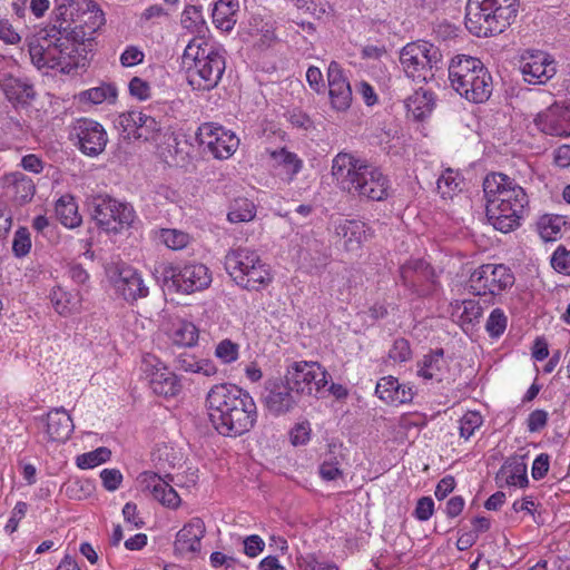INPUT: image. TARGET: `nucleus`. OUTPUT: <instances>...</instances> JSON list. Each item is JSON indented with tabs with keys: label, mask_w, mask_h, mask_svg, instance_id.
I'll list each match as a JSON object with an SVG mask.
<instances>
[{
	"label": "nucleus",
	"mask_w": 570,
	"mask_h": 570,
	"mask_svg": "<svg viewBox=\"0 0 570 570\" xmlns=\"http://www.w3.org/2000/svg\"><path fill=\"white\" fill-rule=\"evenodd\" d=\"M206 402L213 426L224 436L243 435L257 422L258 413L254 399L237 385H214L207 393Z\"/></svg>",
	"instance_id": "f257e3e1"
},
{
	"label": "nucleus",
	"mask_w": 570,
	"mask_h": 570,
	"mask_svg": "<svg viewBox=\"0 0 570 570\" xmlns=\"http://www.w3.org/2000/svg\"><path fill=\"white\" fill-rule=\"evenodd\" d=\"M332 176L338 188L353 197L384 202L390 197L391 181L379 166L348 153L332 160Z\"/></svg>",
	"instance_id": "f03ea898"
},
{
	"label": "nucleus",
	"mask_w": 570,
	"mask_h": 570,
	"mask_svg": "<svg viewBox=\"0 0 570 570\" xmlns=\"http://www.w3.org/2000/svg\"><path fill=\"white\" fill-rule=\"evenodd\" d=\"M483 191L488 220L497 230L509 233L520 226L529 198L514 179L491 173L483 180Z\"/></svg>",
	"instance_id": "7ed1b4c3"
},
{
	"label": "nucleus",
	"mask_w": 570,
	"mask_h": 570,
	"mask_svg": "<svg viewBox=\"0 0 570 570\" xmlns=\"http://www.w3.org/2000/svg\"><path fill=\"white\" fill-rule=\"evenodd\" d=\"M181 59L193 90L210 91L216 88L226 69L225 50L204 37L193 38Z\"/></svg>",
	"instance_id": "20e7f679"
},
{
	"label": "nucleus",
	"mask_w": 570,
	"mask_h": 570,
	"mask_svg": "<svg viewBox=\"0 0 570 570\" xmlns=\"http://www.w3.org/2000/svg\"><path fill=\"white\" fill-rule=\"evenodd\" d=\"M451 87L465 100L483 104L493 91V80L483 62L472 56L458 55L449 65Z\"/></svg>",
	"instance_id": "39448f33"
},
{
	"label": "nucleus",
	"mask_w": 570,
	"mask_h": 570,
	"mask_svg": "<svg viewBox=\"0 0 570 570\" xmlns=\"http://www.w3.org/2000/svg\"><path fill=\"white\" fill-rule=\"evenodd\" d=\"M519 0H468L465 27L476 37L503 32L515 19Z\"/></svg>",
	"instance_id": "423d86ee"
},
{
	"label": "nucleus",
	"mask_w": 570,
	"mask_h": 570,
	"mask_svg": "<svg viewBox=\"0 0 570 570\" xmlns=\"http://www.w3.org/2000/svg\"><path fill=\"white\" fill-rule=\"evenodd\" d=\"M224 266L233 281L247 291H261L272 282L268 265L256 250L247 247L230 248L225 255Z\"/></svg>",
	"instance_id": "0eeeda50"
},
{
	"label": "nucleus",
	"mask_w": 570,
	"mask_h": 570,
	"mask_svg": "<svg viewBox=\"0 0 570 570\" xmlns=\"http://www.w3.org/2000/svg\"><path fill=\"white\" fill-rule=\"evenodd\" d=\"M153 276L164 289L183 294L203 291L212 283L209 268L196 262L181 266L159 262L154 265Z\"/></svg>",
	"instance_id": "6e6552de"
},
{
	"label": "nucleus",
	"mask_w": 570,
	"mask_h": 570,
	"mask_svg": "<svg viewBox=\"0 0 570 570\" xmlns=\"http://www.w3.org/2000/svg\"><path fill=\"white\" fill-rule=\"evenodd\" d=\"M401 65L409 78L415 82H428L434 78V69H440L442 53L428 41H415L404 46L400 52Z\"/></svg>",
	"instance_id": "1a4fd4ad"
},
{
	"label": "nucleus",
	"mask_w": 570,
	"mask_h": 570,
	"mask_svg": "<svg viewBox=\"0 0 570 570\" xmlns=\"http://www.w3.org/2000/svg\"><path fill=\"white\" fill-rule=\"evenodd\" d=\"M89 207L97 226L108 233H119L129 227L135 219L131 205L121 203L107 194L92 196Z\"/></svg>",
	"instance_id": "9d476101"
},
{
	"label": "nucleus",
	"mask_w": 570,
	"mask_h": 570,
	"mask_svg": "<svg viewBox=\"0 0 570 570\" xmlns=\"http://www.w3.org/2000/svg\"><path fill=\"white\" fill-rule=\"evenodd\" d=\"M73 145L86 156L100 155L108 142V135L104 126L90 118L76 119L69 131Z\"/></svg>",
	"instance_id": "9b49d317"
},
{
	"label": "nucleus",
	"mask_w": 570,
	"mask_h": 570,
	"mask_svg": "<svg viewBox=\"0 0 570 570\" xmlns=\"http://www.w3.org/2000/svg\"><path fill=\"white\" fill-rule=\"evenodd\" d=\"M513 283V274L502 264H484L476 268L469 279L471 292L478 296L500 294Z\"/></svg>",
	"instance_id": "f8f14e48"
},
{
	"label": "nucleus",
	"mask_w": 570,
	"mask_h": 570,
	"mask_svg": "<svg viewBox=\"0 0 570 570\" xmlns=\"http://www.w3.org/2000/svg\"><path fill=\"white\" fill-rule=\"evenodd\" d=\"M198 145L204 153H209L217 159L229 158L239 145L238 137L214 122H205L196 132Z\"/></svg>",
	"instance_id": "ddd939ff"
},
{
	"label": "nucleus",
	"mask_w": 570,
	"mask_h": 570,
	"mask_svg": "<svg viewBox=\"0 0 570 570\" xmlns=\"http://www.w3.org/2000/svg\"><path fill=\"white\" fill-rule=\"evenodd\" d=\"M327 373L317 363L295 362L287 368L285 380L295 394L311 395L320 392L327 384Z\"/></svg>",
	"instance_id": "4468645a"
},
{
	"label": "nucleus",
	"mask_w": 570,
	"mask_h": 570,
	"mask_svg": "<svg viewBox=\"0 0 570 570\" xmlns=\"http://www.w3.org/2000/svg\"><path fill=\"white\" fill-rule=\"evenodd\" d=\"M61 26H52L45 30V35L29 43V53L35 66L40 68H58L61 65V50L58 49L62 45L59 43V35Z\"/></svg>",
	"instance_id": "2eb2a0df"
},
{
	"label": "nucleus",
	"mask_w": 570,
	"mask_h": 570,
	"mask_svg": "<svg viewBox=\"0 0 570 570\" xmlns=\"http://www.w3.org/2000/svg\"><path fill=\"white\" fill-rule=\"evenodd\" d=\"M141 368L148 376L153 392L165 397L176 396L181 384L177 375L165 366L156 356L146 355Z\"/></svg>",
	"instance_id": "dca6fc26"
},
{
	"label": "nucleus",
	"mask_w": 570,
	"mask_h": 570,
	"mask_svg": "<svg viewBox=\"0 0 570 570\" xmlns=\"http://www.w3.org/2000/svg\"><path fill=\"white\" fill-rule=\"evenodd\" d=\"M520 71L530 85H543L557 72L554 59L543 51H527L520 60Z\"/></svg>",
	"instance_id": "f3484780"
},
{
	"label": "nucleus",
	"mask_w": 570,
	"mask_h": 570,
	"mask_svg": "<svg viewBox=\"0 0 570 570\" xmlns=\"http://www.w3.org/2000/svg\"><path fill=\"white\" fill-rule=\"evenodd\" d=\"M138 482L144 491H149L154 499L160 502L163 505L176 509L180 504V497L173 487V483L178 485L174 481V476L165 474L164 476L151 471H145L139 474Z\"/></svg>",
	"instance_id": "a211bd4d"
},
{
	"label": "nucleus",
	"mask_w": 570,
	"mask_h": 570,
	"mask_svg": "<svg viewBox=\"0 0 570 570\" xmlns=\"http://www.w3.org/2000/svg\"><path fill=\"white\" fill-rule=\"evenodd\" d=\"M263 402L271 414L279 416L293 411L298 399L286 380H273L266 383Z\"/></svg>",
	"instance_id": "6ab92c4d"
},
{
	"label": "nucleus",
	"mask_w": 570,
	"mask_h": 570,
	"mask_svg": "<svg viewBox=\"0 0 570 570\" xmlns=\"http://www.w3.org/2000/svg\"><path fill=\"white\" fill-rule=\"evenodd\" d=\"M327 85L332 108L337 111H346L353 100L352 88L344 70L336 61L328 65Z\"/></svg>",
	"instance_id": "aec40b11"
},
{
	"label": "nucleus",
	"mask_w": 570,
	"mask_h": 570,
	"mask_svg": "<svg viewBox=\"0 0 570 570\" xmlns=\"http://www.w3.org/2000/svg\"><path fill=\"white\" fill-rule=\"evenodd\" d=\"M114 285L117 293L127 302H135L148 295V287L144 284L141 275L127 265L117 267V277Z\"/></svg>",
	"instance_id": "412c9836"
},
{
	"label": "nucleus",
	"mask_w": 570,
	"mask_h": 570,
	"mask_svg": "<svg viewBox=\"0 0 570 570\" xmlns=\"http://www.w3.org/2000/svg\"><path fill=\"white\" fill-rule=\"evenodd\" d=\"M41 421L47 439L51 442H66L75 429L72 419L62 406L49 411Z\"/></svg>",
	"instance_id": "4be33fe9"
},
{
	"label": "nucleus",
	"mask_w": 570,
	"mask_h": 570,
	"mask_svg": "<svg viewBox=\"0 0 570 570\" xmlns=\"http://www.w3.org/2000/svg\"><path fill=\"white\" fill-rule=\"evenodd\" d=\"M105 24L104 12L94 3V8H87L78 22L69 27L68 35L79 42H90L95 33Z\"/></svg>",
	"instance_id": "5701e85b"
},
{
	"label": "nucleus",
	"mask_w": 570,
	"mask_h": 570,
	"mask_svg": "<svg viewBox=\"0 0 570 570\" xmlns=\"http://www.w3.org/2000/svg\"><path fill=\"white\" fill-rule=\"evenodd\" d=\"M205 535V524L202 519L194 518L176 534L175 551L178 554L195 553L200 550V541Z\"/></svg>",
	"instance_id": "b1692460"
},
{
	"label": "nucleus",
	"mask_w": 570,
	"mask_h": 570,
	"mask_svg": "<svg viewBox=\"0 0 570 570\" xmlns=\"http://www.w3.org/2000/svg\"><path fill=\"white\" fill-rule=\"evenodd\" d=\"M375 393L382 401L391 405L409 403L414 395L412 386L401 384L397 379L393 376L380 379L375 387Z\"/></svg>",
	"instance_id": "393cba45"
},
{
	"label": "nucleus",
	"mask_w": 570,
	"mask_h": 570,
	"mask_svg": "<svg viewBox=\"0 0 570 570\" xmlns=\"http://www.w3.org/2000/svg\"><path fill=\"white\" fill-rule=\"evenodd\" d=\"M0 88L9 101L27 105L35 98L33 86L27 80L12 76L9 72H0Z\"/></svg>",
	"instance_id": "a878e982"
},
{
	"label": "nucleus",
	"mask_w": 570,
	"mask_h": 570,
	"mask_svg": "<svg viewBox=\"0 0 570 570\" xmlns=\"http://www.w3.org/2000/svg\"><path fill=\"white\" fill-rule=\"evenodd\" d=\"M417 374L425 380L443 382L450 379L449 362L443 348H436L424 355L419 363Z\"/></svg>",
	"instance_id": "bb28decb"
},
{
	"label": "nucleus",
	"mask_w": 570,
	"mask_h": 570,
	"mask_svg": "<svg viewBox=\"0 0 570 570\" xmlns=\"http://www.w3.org/2000/svg\"><path fill=\"white\" fill-rule=\"evenodd\" d=\"M55 16L60 21L61 28L66 26L72 27L75 22H78L80 16L87 10V8H94L91 0H55Z\"/></svg>",
	"instance_id": "cd10ccee"
},
{
	"label": "nucleus",
	"mask_w": 570,
	"mask_h": 570,
	"mask_svg": "<svg viewBox=\"0 0 570 570\" xmlns=\"http://www.w3.org/2000/svg\"><path fill=\"white\" fill-rule=\"evenodd\" d=\"M167 336L178 347H193L198 342L199 332L194 323L176 318L167 330Z\"/></svg>",
	"instance_id": "c85d7f7f"
},
{
	"label": "nucleus",
	"mask_w": 570,
	"mask_h": 570,
	"mask_svg": "<svg viewBox=\"0 0 570 570\" xmlns=\"http://www.w3.org/2000/svg\"><path fill=\"white\" fill-rule=\"evenodd\" d=\"M495 479L500 485L505 483L508 485L523 488L529 483L527 464L521 459L517 458L508 460L500 468Z\"/></svg>",
	"instance_id": "c756f323"
},
{
	"label": "nucleus",
	"mask_w": 570,
	"mask_h": 570,
	"mask_svg": "<svg viewBox=\"0 0 570 570\" xmlns=\"http://www.w3.org/2000/svg\"><path fill=\"white\" fill-rule=\"evenodd\" d=\"M7 193L19 203L24 204L35 195V185L32 180L20 171L11 173L4 177Z\"/></svg>",
	"instance_id": "7c9ffc66"
},
{
	"label": "nucleus",
	"mask_w": 570,
	"mask_h": 570,
	"mask_svg": "<svg viewBox=\"0 0 570 570\" xmlns=\"http://www.w3.org/2000/svg\"><path fill=\"white\" fill-rule=\"evenodd\" d=\"M175 367L179 371L189 373H202L205 376L217 374L218 370L215 363L207 358H197L188 352H181L175 357Z\"/></svg>",
	"instance_id": "2f4dec72"
},
{
	"label": "nucleus",
	"mask_w": 570,
	"mask_h": 570,
	"mask_svg": "<svg viewBox=\"0 0 570 570\" xmlns=\"http://www.w3.org/2000/svg\"><path fill=\"white\" fill-rule=\"evenodd\" d=\"M336 235L344 240L347 250L357 249L365 237V224L360 220H341L336 225Z\"/></svg>",
	"instance_id": "473e14b6"
},
{
	"label": "nucleus",
	"mask_w": 570,
	"mask_h": 570,
	"mask_svg": "<svg viewBox=\"0 0 570 570\" xmlns=\"http://www.w3.org/2000/svg\"><path fill=\"white\" fill-rule=\"evenodd\" d=\"M238 0H218L213 9V22L222 31H230L236 23Z\"/></svg>",
	"instance_id": "72a5a7b5"
},
{
	"label": "nucleus",
	"mask_w": 570,
	"mask_h": 570,
	"mask_svg": "<svg viewBox=\"0 0 570 570\" xmlns=\"http://www.w3.org/2000/svg\"><path fill=\"white\" fill-rule=\"evenodd\" d=\"M407 114L414 119L420 120L426 117L434 107V98L432 92L426 90H416L404 101Z\"/></svg>",
	"instance_id": "f704fd0d"
},
{
	"label": "nucleus",
	"mask_w": 570,
	"mask_h": 570,
	"mask_svg": "<svg viewBox=\"0 0 570 570\" xmlns=\"http://www.w3.org/2000/svg\"><path fill=\"white\" fill-rule=\"evenodd\" d=\"M534 124L540 131L550 136H563L568 134L558 108H549L538 114Z\"/></svg>",
	"instance_id": "c9c22d12"
},
{
	"label": "nucleus",
	"mask_w": 570,
	"mask_h": 570,
	"mask_svg": "<svg viewBox=\"0 0 570 570\" xmlns=\"http://www.w3.org/2000/svg\"><path fill=\"white\" fill-rule=\"evenodd\" d=\"M118 89L114 83L101 82L97 87L79 92L78 99L82 104L99 105L102 102L115 104Z\"/></svg>",
	"instance_id": "e433bc0d"
},
{
	"label": "nucleus",
	"mask_w": 570,
	"mask_h": 570,
	"mask_svg": "<svg viewBox=\"0 0 570 570\" xmlns=\"http://www.w3.org/2000/svg\"><path fill=\"white\" fill-rule=\"evenodd\" d=\"M55 212L60 223L68 228H75L81 224L78 206L70 195H63L57 200Z\"/></svg>",
	"instance_id": "4c0bfd02"
},
{
	"label": "nucleus",
	"mask_w": 570,
	"mask_h": 570,
	"mask_svg": "<svg viewBox=\"0 0 570 570\" xmlns=\"http://www.w3.org/2000/svg\"><path fill=\"white\" fill-rule=\"evenodd\" d=\"M51 303L57 313L62 316L76 313L80 308V298L78 294H71L58 287L51 292Z\"/></svg>",
	"instance_id": "58836bf2"
},
{
	"label": "nucleus",
	"mask_w": 570,
	"mask_h": 570,
	"mask_svg": "<svg viewBox=\"0 0 570 570\" xmlns=\"http://www.w3.org/2000/svg\"><path fill=\"white\" fill-rule=\"evenodd\" d=\"M69 30V27L62 28L61 33L59 35V43L62 45L59 48L61 50V65L59 67L62 71H70L71 69L80 66L78 61L71 60L70 52H78V46H86V42L73 40L72 37L68 35Z\"/></svg>",
	"instance_id": "ea45409f"
},
{
	"label": "nucleus",
	"mask_w": 570,
	"mask_h": 570,
	"mask_svg": "<svg viewBox=\"0 0 570 570\" xmlns=\"http://www.w3.org/2000/svg\"><path fill=\"white\" fill-rule=\"evenodd\" d=\"M271 158L277 166L283 168L289 180L294 179L303 167V160L295 153L286 148L271 151Z\"/></svg>",
	"instance_id": "a19ab883"
},
{
	"label": "nucleus",
	"mask_w": 570,
	"mask_h": 570,
	"mask_svg": "<svg viewBox=\"0 0 570 570\" xmlns=\"http://www.w3.org/2000/svg\"><path fill=\"white\" fill-rule=\"evenodd\" d=\"M429 264L422 259L410 261L400 268V275L405 286L415 287L428 277Z\"/></svg>",
	"instance_id": "79ce46f5"
},
{
	"label": "nucleus",
	"mask_w": 570,
	"mask_h": 570,
	"mask_svg": "<svg viewBox=\"0 0 570 570\" xmlns=\"http://www.w3.org/2000/svg\"><path fill=\"white\" fill-rule=\"evenodd\" d=\"M328 453L325 455L323 463L320 465V474L326 481H332L341 476V446L336 444L328 445Z\"/></svg>",
	"instance_id": "37998d69"
},
{
	"label": "nucleus",
	"mask_w": 570,
	"mask_h": 570,
	"mask_svg": "<svg viewBox=\"0 0 570 570\" xmlns=\"http://www.w3.org/2000/svg\"><path fill=\"white\" fill-rule=\"evenodd\" d=\"M256 215L253 202L247 198H237L230 205L227 218L230 223L250 222Z\"/></svg>",
	"instance_id": "c03bdc74"
},
{
	"label": "nucleus",
	"mask_w": 570,
	"mask_h": 570,
	"mask_svg": "<svg viewBox=\"0 0 570 570\" xmlns=\"http://www.w3.org/2000/svg\"><path fill=\"white\" fill-rule=\"evenodd\" d=\"M111 451L105 446H100L94 451L77 456L76 463L80 469L96 468L110 459Z\"/></svg>",
	"instance_id": "a18cd8bd"
},
{
	"label": "nucleus",
	"mask_w": 570,
	"mask_h": 570,
	"mask_svg": "<svg viewBox=\"0 0 570 570\" xmlns=\"http://www.w3.org/2000/svg\"><path fill=\"white\" fill-rule=\"evenodd\" d=\"M159 239L168 248L179 250L189 244L190 237L187 233L179 229L163 228L159 234Z\"/></svg>",
	"instance_id": "49530a36"
},
{
	"label": "nucleus",
	"mask_w": 570,
	"mask_h": 570,
	"mask_svg": "<svg viewBox=\"0 0 570 570\" xmlns=\"http://www.w3.org/2000/svg\"><path fill=\"white\" fill-rule=\"evenodd\" d=\"M566 225L563 217L546 215L539 222L540 235L546 240H553Z\"/></svg>",
	"instance_id": "de8ad7c7"
},
{
	"label": "nucleus",
	"mask_w": 570,
	"mask_h": 570,
	"mask_svg": "<svg viewBox=\"0 0 570 570\" xmlns=\"http://www.w3.org/2000/svg\"><path fill=\"white\" fill-rule=\"evenodd\" d=\"M141 119V110H129L118 116L115 121L116 128L125 139H135V119Z\"/></svg>",
	"instance_id": "09e8293b"
},
{
	"label": "nucleus",
	"mask_w": 570,
	"mask_h": 570,
	"mask_svg": "<svg viewBox=\"0 0 570 570\" xmlns=\"http://www.w3.org/2000/svg\"><path fill=\"white\" fill-rule=\"evenodd\" d=\"M460 179L458 173L452 169H445L439 177L438 190L443 198L451 197L455 190L460 189Z\"/></svg>",
	"instance_id": "8fccbe9b"
},
{
	"label": "nucleus",
	"mask_w": 570,
	"mask_h": 570,
	"mask_svg": "<svg viewBox=\"0 0 570 570\" xmlns=\"http://www.w3.org/2000/svg\"><path fill=\"white\" fill-rule=\"evenodd\" d=\"M215 356L223 364L234 363L239 356V345L229 338H225L216 345Z\"/></svg>",
	"instance_id": "3c124183"
},
{
	"label": "nucleus",
	"mask_w": 570,
	"mask_h": 570,
	"mask_svg": "<svg viewBox=\"0 0 570 570\" xmlns=\"http://www.w3.org/2000/svg\"><path fill=\"white\" fill-rule=\"evenodd\" d=\"M508 318L501 308H494L487 321L485 330L491 337H499L507 328Z\"/></svg>",
	"instance_id": "603ef678"
},
{
	"label": "nucleus",
	"mask_w": 570,
	"mask_h": 570,
	"mask_svg": "<svg viewBox=\"0 0 570 570\" xmlns=\"http://www.w3.org/2000/svg\"><path fill=\"white\" fill-rule=\"evenodd\" d=\"M181 23L184 28L200 32L205 28V20L200 8L188 6L183 12Z\"/></svg>",
	"instance_id": "864d4df0"
},
{
	"label": "nucleus",
	"mask_w": 570,
	"mask_h": 570,
	"mask_svg": "<svg viewBox=\"0 0 570 570\" xmlns=\"http://www.w3.org/2000/svg\"><path fill=\"white\" fill-rule=\"evenodd\" d=\"M31 249V238L28 228L20 227L16 230L13 242H12V252L16 257H24L29 254Z\"/></svg>",
	"instance_id": "5fc2aeb1"
},
{
	"label": "nucleus",
	"mask_w": 570,
	"mask_h": 570,
	"mask_svg": "<svg viewBox=\"0 0 570 570\" xmlns=\"http://www.w3.org/2000/svg\"><path fill=\"white\" fill-rule=\"evenodd\" d=\"M297 562L302 570H338L334 562L321 560L314 553L298 558Z\"/></svg>",
	"instance_id": "6e6d98bb"
},
{
	"label": "nucleus",
	"mask_w": 570,
	"mask_h": 570,
	"mask_svg": "<svg viewBox=\"0 0 570 570\" xmlns=\"http://www.w3.org/2000/svg\"><path fill=\"white\" fill-rule=\"evenodd\" d=\"M482 422V416L479 413L468 412L460 420V436L465 440L470 439L474 431L481 426Z\"/></svg>",
	"instance_id": "4d7b16f0"
},
{
	"label": "nucleus",
	"mask_w": 570,
	"mask_h": 570,
	"mask_svg": "<svg viewBox=\"0 0 570 570\" xmlns=\"http://www.w3.org/2000/svg\"><path fill=\"white\" fill-rule=\"evenodd\" d=\"M552 267L566 275H570V250L558 247L551 257Z\"/></svg>",
	"instance_id": "13d9d810"
},
{
	"label": "nucleus",
	"mask_w": 570,
	"mask_h": 570,
	"mask_svg": "<svg viewBox=\"0 0 570 570\" xmlns=\"http://www.w3.org/2000/svg\"><path fill=\"white\" fill-rule=\"evenodd\" d=\"M390 358L394 362H405L411 357L410 344L404 338H399L394 342L392 348L389 352Z\"/></svg>",
	"instance_id": "bf43d9fd"
},
{
	"label": "nucleus",
	"mask_w": 570,
	"mask_h": 570,
	"mask_svg": "<svg viewBox=\"0 0 570 570\" xmlns=\"http://www.w3.org/2000/svg\"><path fill=\"white\" fill-rule=\"evenodd\" d=\"M102 485L107 491H115L122 481V474L117 469H104L100 472Z\"/></svg>",
	"instance_id": "052dcab7"
},
{
	"label": "nucleus",
	"mask_w": 570,
	"mask_h": 570,
	"mask_svg": "<svg viewBox=\"0 0 570 570\" xmlns=\"http://www.w3.org/2000/svg\"><path fill=\"white\" fill-rule=\"evenodd\" d=\"M548 417L549 414L544 410L532 411L527 420L528 431L531 433L541 431L542 429L546 428L548 423Z\"/></svg>",
	"instance_id": "680f3d73"
},
{
	"label": "nucleus",
	"mask_w": 570,
	"mask_h": 570,
	"mask_svg": "<svg viewBox=\"0 0 570 570\" xmlns=\"http://www.w3.org/2000/svg\"><path fill=\"white\" fill-rule=\"evenodd\" d=\"M142 124L144 126L140 128V132H138V139H144L146 141L155 139L161 129L160 124L149 115L144 118Z\"/></svg>",
	"instance_id": "e2e57ef3"
},
{
	"label": "nucleus",
	"mask_w": 570,
	"mask_h": 570,
	"mask_svg": "<svg viewBox=\"0 0 570 570\" xmlns=\"http://www.w3.org/2000/svg\"><path fill=\"white\" fill-rule=\"evenodd\" d=\"M434 513V502L430 497H422L417 500L414 517L420 521H428Z\"/></svg>",
	"instance_id": "0e129e2a"
},
{
	"label": "nucleus",
	"mask_w": 570,
	"mask_h": 570,
	"mask_svg": "<svg viewBox=\"0 0 570 570\" xmlns=\"http://www.w3.org/2000/svg\"><path fill=\"white\" fill-rule=\"evenodd\" d=\"M311 434V428L308 422L297 423L291 430V442L293 445H304L308 442Z\"/></svg>",
	"instance_id": "69168bd1"
},
{
	"label": "nucleus",
	"mask_w": 570,
	"mask_h": 570,
	"mask_svg": "<svg viewBox=\"0 0 570 570\" xmlns=\"http://www.w3.org/2000/svg\"><path fill=\"white\" fill-rule=\"evenodd\" d=\"M144 52L135 46H129L120 56V62L124 67H134L144 61Z\"/></svg>",
	"instance_id": "338daca9"
},
{
	"label": "nucleus",
	"mask_w": 570,
	"mask_h": 570,
	"mask_svg": "<svg viewBox=\"0 0 570 570\" xmlns=\"http://www.w3.org/2000/svg\"><path fill=\"white\" fill-rule=\"evenodd\" d=\"M244 553L248 556L249 558L257 557L265 547V542L263 539L257 534L248 535L244 539Z\"/></svg>",
	"instance_id": "774afa93"
}]
</instances>
